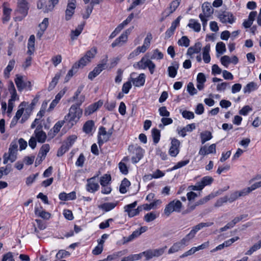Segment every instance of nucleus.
Instances as JSON below:
<instances>
[{
	"label": "nucleus",
	"instance_id": "1",
	"mask_svg": "<svg viewBox=\"0 0 261 261\" xmlns=\"http://www.w3.org/2000/svg\"><path fill=\"white\" fill-rule=\"evenodd\" d=\"M85 100V96L81 95L77 100V102L71 106L69 110V113L64 117V120L71 124L72 126L75 124L82 115L83 111L80 108V106Z\"/></svg>",
	"mask_w": 261,
	"mask_h": 261
},
{
	"label": "nucleus",
	"instance_id": "2",
	"mask_svg": "<svg viewBox=\"0 0 261 261\" xmlns=\"http://www.w3.org/2000/svg\"><path fill=\"white\" fill-rule=\"evenodd\" d=\"M195 231L193 229L183 238L180 241L174 243L173 246L168 250V253L171 254L177 252L178 250L184 248L185 246L188 245L189 240L194 237Z\"/></svg>",
	"mask_w": 261,
	"mask_h": 261
},
{
	"label": "nucleus",
	"instance_id": "3",
	"mask_svg": "<svg viewBox=\"0 0 261 261\" xmlns=\"http://www.w3.org/2000/svg\"><path fill=\"white\" fill-rule=\"evenodd\" d=\"M18 145L16 141H13L11 142L8 153H5L4 154V164H6L8 161L11 162H14L17 158V152Z\"/></svg>",
	"mask_w": 261,
	"mask_h": 261
},
{
	"label": "nucleus",
	"instance_id": "4",
	"mask_svg": "<svg viewBox=\"0 0 261 261\" xmlns=\"http://www.w3.org/2000/svg\"><path fill=\"white\" fill-rule=\"evenodd\" d=\"M152 39V35L150 33H148L146 37L145 38L143 45L141 46H138L134 51L131 53L129 55V59L133 58L139 55L141 53H144L150 46V41Z\"/></svg>",
	"mask_w": 261,
	"mask_h": 261
},
{
	"label": "nucleus",
	"instance_id": "5",
	"mask_svg": "<svg viewBox=\"0 0 261 261\" xmlns=\"http://www.w3.org/2000/svg\"><path fill=\"white\" fill-rule=\"evenodd\" d=\"M97 53V49L95 47H93L90 50L88 51L84 57H82L78 62L75 63L74 64H76L77 68H83L88 63L91 62V60L93 58Z\"/></svg>",
	"mask_w": 261,
	"mask_h": 261
},
{
	"label": "nucleus",
	"instance_id": "6",
	"mask_svg": "<svg viewBox=\"0 0 261 261\" xmlns=\"http://www.w3.org/2000/svg\"><path fill=\"white\" fill-rule=\"evenodd\" d=\"M202 10L203 11V14H200L199 15V17L202 22L203 28H204L207 24V18L213 13V9H212L210 3L205 2L202 5Z\"/></svg>",
	"mask_w": 261,
	"mask_h": 261
},
{
	"label": "nucleus",
	"instance_id": "7",
	"mask_svg": "<svg viewBox=\"0 0 261 261\" xmlns=\"http://www.w3.org/2000/svg\"><path fill=\"white\" fill-rule=\"evenodd\" d=\"M14 81L17 89L19 92H21L27 88H28L30 90L31 89L32 85L31 82L25 80L24 76L16 74Z\"/></svg>",
	"mask_w": 261,
	"mask_h": 261
},
{
	"label": "nucleus",
	"instance_id": "8",
	"mask_svg": "<svg viewBox=\"0 0 261 261\" xmlns=\"http://www.w3.org/2000/svg\"><path fill=\"white\" fill-rule=\"evenodd\" d=\"M49 149L50 147L48 144H45L42 146L36 160V166H37V164H40L45 159L46 154L49 151Z\"/></svg>",
	"mask_w": 261,
	"mask_h": 261
},
{
	"label": "nucleus",
	"instance_id": "9",
	"mask_svg": "<svg viewBox=\"0 0 261 261\" xmlns=\"http://www.w3.org/2000/svg\"><path fill=\"white\" fill-rule=\"evenodd\" d=\"M248 194L245 188L242 189L241 191H237L230 194L229 196H225L227 197V201L231 203L239 197H244L247 195Z\"/></svg>",
	"mask_w": 261,
	"mask_h": 261
},
{
	"label": "nucleus",
	"instance_id": "10",
	"mask_svg": "<svg viewBox=\"0 0 261 261\" xmlns=\"http://www.w3.org/2000/svg\"><path fill=\"white\" fill-rule=\"evenodd\" d=\"M182 203L179 200H173L166 207L164 212H179L181 211Z\"/></svg>",
	"mask_w": 261,
	"mask_h": 261
},
{
	"label": "nucleus",
	"instance_id": "11",
	"mask_svg": "<svg viewBox=\"0 0 261 261\" xmlns=\"http://www.w3.org/2000/svg\"><path fill=\"white\" fill-rule=\"evenodd\" d=\"M148 228L147 226L141 227L139 229H137L134 231L132 234L129 236L128 237H124V243L129 242L134 239L140 236L142 233L145 232L147 230Z\"/></svg>",
	"mask_w": 261,
	"mask_h": 261
},
{
	"label": "nucleus",
	"instance_id": "12",
	"mask_svg": "<svg viewBox=\"0 0 261 261\" xmlns=\"http://www.w3.org/2000/svg\"><path fill=\"white\" fill-rule=\"evenodd\" d=\"M218 18L222 23H232L234 21L233 14L227 11H224L219 14Z\"/></svg>",
	"mask_w": 261,
	"mask_h": 261
},
{
	"label": "nucleus",
	"instance_id": "13",
	"mask_svg": "<svg viewBox=\"0 0 261 261\" xmlns=\"http://www.w3.org/2000/svg\"><path fill=\"white\" fill-rule=\"evenodd\" d=\"M180 142L175 138H173L171 141V145L170 147L169 154L173 157L176 156L179 151Z\"/></svg>",
	"mask_w": 261,
	"mask_h": 261
},
{
	"label": "nucleus",
	"instance_id": "14",
	"mask_svg": "<svg viewBox=\"0 0 261 261\" xmlns=\"http://www.w3.org/2000/svg\"><path fill=\"white\" fill-rule=\"evenodd\" d=\"M34 134L35 135V138L38 142L43 143L45 141L47 136L46 133L43 131L42 126L41 125L37 126Z\"/></svg>",
	"mask_w": 261,
	"mask_h": 261
},
{
	"label": "nucleus",
	"instance_id": "15",
	"mask_svg": "<svg viewBox=\"0 0 261 261\" xmlns=\"http://www.w3.org/2000/svg\"><path fill=\"white\" fill-rule=\"evenodd\" d=\"M29 8V3L27 0H19L18 1L17 11L24 17L27 15Z\"/></svg>",
	"mask_w": 261,
	"mask_h": 261
},
{
	"label": "nucleus",
	"instance_id": "16",
	"mask_svg": "<svg viewBox=\"0 0 261 261\" xmlns=\"http://www.w3.org/2000/svg\"><path fill=\"white\" fill-rule=\"evenodd\" d=\"M214 181V178L209 176H206L197 182V191L202 190L205 186H209Z\"/></svg>",
	"mask_w": 261,
	"mask_h": 261
},
{
	"label": "nucleus",
	"instance_id": "17",
	"mask_svg": "<svg viewBox=\"0 0 261 261\" xmlns=\"http://www.w3.org/2000/svg\"><path fill=\"white\" fill-rule=\"evenodd\" d=\"M161 203V201L160 200H156L153 201L150 204H144L142 205L138 206L135 212H140L144 211H149L151 209H154L156 208L158 205L160 204Z\"/></svg>",
	"mask_w": 261,
	"mask_h": 261
},
{
	"label": "nucleus",
	"instance_id": "18",
	"mask_svg": "<svg viewBox=\"0 0 261 261\" xmlns=\"http://www.w3.org/2000/svg\"><path fill=\"white\" fill-rule=\"evenodd\" d=\"M187 205L190 211H193L196 206V193L193 191L188 192L187 194Z\"/></svg>",
	"mask_w": 261,
	"mask_h": 261
},
{
	"label": "nucleus",
	"instance_id": "19",
	"mask_svg": "<svg viewBox=\"0 0 261 261\" xmlns=\"http://www.w3.org/2000/svg\"><path fill=\"white\" fill-rule=\"evenodd\" d=\"M133 148V152L135 155L132 157V161L133 163H138L142 158L143 155V151L142 149L139 146H133L132 147Z\"/></svg>",
	"mask_w": 261,
	"mask_h": 261
},
{
	"label": "nucleus",
	"instance_id": "20",
	"mask_svg": "<svg viewBox=\"0 0 261 261\" xmlns=\"http://www.w3.org/2000/svg\"><path fill=\"white\" fill-rule=\"evenodd\" d=\"M216 144H212L208 147L206 145H204L200 148L199 154L203 156L210 153L215 154L216 152Z\"/></svg>",
	"mask_w": 261,
	"mask_h": 261
},
{
	"label": "nucleus",
	"instance_id": "21",
	"mask_svg": "<svg viewBox=\"0 0 261 261\" xmlns=\"http://www.w3.org/2000/svg\"><path fill=\"white\" fill-rule=\"evenodd\" d=\"M103 105V102L101 100L95 102L94 103L89 106L85 110V115H90L96 111L99 108L101 107Z\"/></svg>",
	"mask_w": 261,
	"mask_h": 261
},
{
	"label": "nucleus",
	"instance_id": "22",
	"mask_svg": "<svg viewBox=\"0 0 261 261\" xmlns=\"http://www.w3.org/2000/svg\"><path fill=\"white\" fill-rule=\"evenodd\" d=\"M95 180L96 177H93L88 179L87 190L89 192H94L98 189L99 186L98 182L95 181Z\"/></svg>",
	"mask_w": 261,
	"mask_h": 261
},
{
	"label": "nucleus",
	"instance_id": "23",
	"mask_svg": "<svg viewBox=\"0 0 261 261\" xmlns=\"http://www.w3.org/2000/svg\"><path fill=\"white\" fill-rule=\"evenodd\" d=\"M75 9V5L74 3H69L65 11V19L66 20H70L74 13Z\"/></svg>",
	"mask_w": 261,
	"mask_h": 261
},
{
	"label": "nucleus",
	"instance_id": "24",
	"mask_svg": "<svg viewBox=\"0 0 261 261\" xmlns=\"http://www.w3.org/2000/svg\"><path fill=\"white\" fill-rule=\"evenodd\" d=\"M131 82L136 87H140L144 85L145 81V75L144 73L139 74L138 77H130Z\"/></svg>",
	"mask_w": 261,
	"mask_h": 261
},
{
	"label": "nucleus",
	"instance_id": "25",
	"mask_svg": "<svg viewBox=\"0 0 261 261\" xmlns=\"http://www.w3.org/2000/svg\"><path fill=\"white\" fill-rule=\"evenodd\" d=\"M35 37L34 35L30 36L28 43L27 54L30 56L33 55L35 51Z\"/></svg>",
	"mask_w": 261,
	"mask_h": 261
},
{
	"label": "nucleus",
	"instance_id": "26",
	"mask_svg": "<svg viewBox=\"0 0 261 261\" xmlns=\"http://www.w3.org/2000/svg\"><path fill=\"white\" fill-rule=\"evenodd\" d=\"M63 73H64V72L60 70L56 74L55 77L52 79V81L49 84L48 87V91H51L54 89Z\"/></svg>",
	"mask_w": 261,
	"mask_h": 261
},
{
	"label": "nucleus",
	"instance_id": "27",
	"mask_svg": "<svg viewBox=\"0 0 261 261\" xmlns=\"http://www.w3.org/2000/svg\"><path fill=\"white\" fill-rule=\"evenodd\" d=\"M206 82V77L203 73H199L197 75V88L199 90H201L204 88V83Z\"/></svg>",
	"mask_w": 261,
	"mask_h": 261
},
{
	"label": "nucleus",
	"instance_id": "28",
	"mask_svg": "<svg viewBox=\"0 0 261 261\" xmlns=\"http://www.w3.org/2000/svg\"><path fill=\"white\" fill-rule=\"evenodd\" d=\"M59 197L60 200L63 201L71 200L76 198V194L75 192H72L68 194L63 192L59 194Z\"/></svg>",
	"mask_w": 261,
	"mask_h": 261
},
{
	"label": "nucleus",
	"instance_id": "29",
	"mask_svg": "<svg viewBox=\"0 0 261 261\" xmlns=\"http://www.w3.org/2000/svg\"><path fill=\"white\" fill-rule=\"evenodd\" d=\"M210 44H207L205 47L202 49V57L204 62L205 63H208L211 61V57L210 55Z\"/></svg>",
	"mask_w": 261,
	"mask_h": 261
},
{
	"label": "nucleus",
	"instance_id": "30",
	"mask_svg": "<svg viewBox=\"0 0 261 261\" xmlns=\"http://www.w3.org/2000/svg\"><path fill=\"white\" fill-rule=\"evenodd\" d=\"M127 38L126 35H123L122 34L117 38L111 44L112 47H115L117 46H121L124 43L126 42Z\"/></svg>",
	"mask_w": 261,
	"mask_h": 261
},
{
	"label": "nucleus",
	"instance_id": "31",
	"mask_svg": "<svg viewBox=\"0 0 261 261\" xmlns=\"http://www.w3.org/2000/svg\"><path fill=\"white\" fill-rule=\"evenodd\" d=\"M148 60H150L148 59L146 56H145L143 57L136 64H134V67L135 68L144 69L146 68L148 65Z\"/></svg>",
	"mask_w": 261,
	"mask_h": 261
},
{
	"label": "nucleus",
	"instance_id": "32",
	"mask_svg": "<svg viewBox=\"0 0 261 261\" xmlns=\"http://www.w3.org/2000/svg\"><path fill=\"white\" fill-rule=\"evenodd\" d=\"M84 24L85 23H83V24L79 25L75 30L71 31L70 36L72 40L75 39L76 38L80 35L83 30Z\"/></svg>",
	"mask_w": 261,
	"mask_h": 261
},
{
	"label": "nucleus",
	"instance_id": "33",
	"mask_svg": "<svg viewBox=\"0 0 261 261\" xmlns=\"http://www.w3.org/2000/svg\"><path fill=\"white\" fill-rule=\"evenodd\" d=\"M200 137L202 144L212 138V133L208 130L204 131L200 133Z\"/></svg>",
	"mask_w": 261,
	"mask_h": 261
},
{
	"label": "nucleus",
	"instance_id": "34",
	"mask_svg": "<svg viewBox=\"0 0 261 261\" xmlns=\"http://www.w3.org/2000/svg\"><path fill=\"white\" fill-rule=\"evenodd\" d=\"M117 202H107L99 206L102 210L108 212L113 209L117 205Z\"/></svg>",
	"mask_w": 261,
	"mask_h": 261
},
{
	"label": "nucleus",
	"instance_id": "35",
	"mask_svg": "<svg viewBox=\"0 0 261 261\" xmlns=\"http://www.w3.org/2000/svg\"><path fill=\"white\" fill-rule=\"evenodd\" d=\"M94 123L92 120H88L84 124L83 126V131L86 134L90 133L94 126Z\"/></svg>",
	"mask_w": 261,
	"mask_h": 261
},
{
	"label": "nucleus",
	"instance_id": "36",
	"mask_svg": "<svg viewBox=\"0 0 261 261\" xmlns=\"http://www.w3.org/2000/svg\"><path fill=\"white\" fill-rule=\"evenodd\" d=\"M98 245L92 251V253L94 255H99L103 250V244L104 243V241L99 240H98Z\"/></svg>",
	"mask_w": 261,
	"mask_h": 261
},
{
	"label": "nucleus",
	"instance_id": "37",
	"mask_svg": "<svg viewBox=\"0 0 261 261\" xmlns=\"http://www.w3.org/2000/svg\"><path fill=\"white\" fill-rule=\"evenodd\" d=\"M113 132V126H112L107 132L108 134V137H104L103 138H101V137H98V143L99 146L102 145L104 142H107L109 140L110 138L111 137Z\"/></svg>",
	"mask_w": 261,
	"mask_h": 261
},
{
	"label": "nucleus",
	"instance_id": "38",
	"mask_svg": "<svg viewBox=\"0 0 261 261\" xmlns=\"http://www.w3.org/2000/svg\"><path fill=\"white\" fill-rule=\"evenodd\" d=\"M77 65L76 64H73V65L72 67V68L69 70L68 73L67 74L65 79V82H67L70 79L73 75L74 73H75L78 70L77 68Z\"/></svg>",
	"mask_w": 261,
	"mask_h": 261
},
{
	"label": "nucleus",
	"instance_id": "39",
	"mask_svg": "<svg viewBox=\"0 0 261 261\" xmlns=\"http://www.w3.org/2000/svg\"><path fill=\"white\" fill-rule=\"evenodd\" d=\"M257 88V84L254 82H250L247 84V85L244 88V92L245 93H250L251 91H253L256 89Z\"/></svg>",
	"mask_w": 261,
	"mask_h": 261
},
{
	"label": "nucleus",
	"instance_id": "40",
	"mask_svg": "<svg viewBox=\"0 0 261 261\" xmlns=\"http://www.w3.org/2000/svg\"><path fill=\"white\" fill-rule=\"evenodd\" d=\"M12 10L5 7L4 5L3 21L4 23L8 21L10 18V14Z\"/></svg>",
	"mask_w": 261,
	"mask_h": 261
},
{
	"label": "nucleus",
	"instance_id": "41",
	"mask_svg": "<svg viewBox=\"0 0 261 261\" xmlns=\"http://www.w3.org/2000/svg\"><path fill=\"white\" fill-rule=\"evenodd\" d=\"M108 57H106V59H103L102 61V63L98 64L96 67L93 69L94 71L97 73V74H99L105 68L107 62L108 61Z\"/></svg>",
	"mask_w": 261,
	"mask_h": 261
},
{
	"label": "nucleus",
	"instance_id": "42",
	"mask_svg": "<svg viewBox=\"0 0 261 261\" xmlns=\"http://www.w3.org/2000/svg\"><path fill=\"white\" fill-rule=\"evenodd\" d=\"M15 61L14 60H10L8 63V66L4 71V74L5 77L8 78L9 77L10 72L14 68L15 65Z\"/></svg>",
	"mask_w": 261,
	"mask_h": 261
},
{
	"label": "nucleus",
	"instance_id": "43",
	"mask_svg": "<svg viewBox=\"0 0 261 261\" xmlns=\"http://www.w3.org/2000/svg\"><path fill=\"white\" fill-rule=\"evenodd\" d=\"M130 185V182L126 178H124L121 182L120 186L119 191L120 192L123 194L127 192L126 187H128Z\"/></svg>",
	"mask_w": 261,
	"mask_h": 261
},
{
	"label": "nucleus",
	"instance_id": "44",
	"mask_svg": "<svg viewBox=\"0 0 261 261\" xmlns=\"http://www.w3.org/2000/svg\"><path fill=\"white\" fill-rule=\"evenodd\" d=\"M178 68V65L175 64L173 66H169L168 68L169 76L171 77H174L177 74V70Z\"/></svg>",
	"mask_w": 261,
	"mask_h": 261
},
{
	"label": "nucleus",
	"instance_id": "45",
	"mask_svg": "<svg viewBox=\"0 0 261 261\" xmlns=\"http://www.w3.org/2000/svg\"><path fill=\"white\" fill-rule=\"evenodd\" d=\"M261 247V240L257 243L254 244L245 253L246 255H251L254 252L259 249Z\"/></svg>",
	"mask_w": 261,
	"mask_h": 261
},
{
	"label": "nucleus",
	"instance_id": "46",
	"mask_svg": "<svg viewBox=\"0 0 261 261\" xmlns=\"http://www.w3.org/2000/svg\"><path fill=\"white\" fill-rule=\"evenodd\" d=\"M151 134L153 140V142L155 144L158 143L160 139V131L157 128H153Z\"/></svg>",
	"mask_w": 261,
	"mask_h": 261
},
{
	"label": "nucleus",
	"instance_id": "47",
	"mask_svg": "<svg viewBox=\"0 0 261 261\" xmlns=\"http://www.w3.org/2000/svg\"><path fill=\"white\" fill-rule=\"evenodd\" d=\"M111 180V177L110 175L105 174L100 177V184L102 187L107 186Z\"/></svg>",
	"mask_w": 261,
	"mask_h": 261
},
{
	"label": "nucleus",
	"instance_id": "48",
	"mask_svg": "<svg viewBox=\"0 0 261 261\" xmlns=\"http://www.w3.org/2000/svg\"><path fill=\"white\" fill-rule=\"evenodd\" d=\"M177 43L180 46H183L187 47L190 45V40L187 36H184L178 40Z\"/></svg>",
	"mask_w": 261,
	"mask_h": 261
},
{
	"label": "nucleus",
	"instance_id": "49",
	"mask_svg": "<svg viewBox=\"0 0 261 261\" xmlns=\"http://www.w3.org/2000/svg\"><path fill=\"white\" fill-rule=\"evenodd\" d=\"M181 0H175L171 2L169 7V14L172 13L178 7Z\"/></svg>",
	"mask_w": 261,
	"mask_h": 261
},
{
	"label": "nucleus",
	"instance_id": "50",
	"mask_svg": "<svg viewBox=\"0 0 261 261\" xmlns=\"http://www.w3.org/2000/svg\"><path fill=\"white\" fill-rule=\"evenodd\" d=\"M158 217L156 213H147L144 216V220L147 222H150L155 220Z\"/></svg>",
	"mask_w": 261,
	"mask_h": 261
},
{
	"label": "nucleus",
	"instance_id": "51",
	"mask_svg": "<svg viewBox=\"0 0 261 261\" xmlns=\"http://www.w3.org/2000/svg\"><path fill=\"white\" fill-rule=\"evenodd\" d=\"M182 117L187 119H193L195 117L194 114L192 112L188 111L187 110H180Z\"/></svg>",
	"mask_w": 261,
	"mask_h": 261
},
{
	"label": "nucleus",
	"instance_id": "52",
	"mask_svg": "<svg viewBox=\"0 0 261 261\" xmlns=\"http://www.w3.org/2000/svg\"><path fill=\"white\" fill-rule=\"evenodd\" d=\"M216 48L217 52L220 54H223L226 50L225 45L222 42L217 43Z\"/></svg>",
	"mask_w": 261,
	"mask_h": 261
},
{
	"label": "nucleus",
	"instance_id": "53",
	"mask_svg": "<svg viewBox=\"0 0 261 261\" xmlns=\"http://www.w3.org/2000/svg\"><path fill=\"white\" fill-rule=\"evenodd\" d=\"M69 149V146H67L64 143L61 146V147L59 149L57 152V156H62Z\"/></svg>",
	"mask_w": 261,
	"mask_h": 261
},
{
	"label": "nucleus",
	"instance_id": "54",
	"mask_svg": "<svg viewBox=\"0 0 261 261\" xmlns=\"http://www.w3.org/2000/svg\"><path fill=\"white\" fill-rule=\"evenodd\" d=\"M59 0H50L47 2V7L45 9V11H52L55 5L58 4Z\"/></svg>",
	"mask_w": 261,
	"mask_h": 261
},
{
	"label": "nucleus",
	"instance_id": "55",
	"mask_svg": "<svg viewBox=\"0 0 261 261\" xmlns=\"http://www.w3.org/2000/svg\"><path fill=\"white\" fill-rule=\"evenodd\" d=\"M47 7V3H46V0H39L37 3V8L39 9H42L43 12L45 13H47L49 11H45V9Z\"/></svg>",
	"mask_w": 261,
	"mask_h": 261
},
{
	"label": "nucleus",
	"instance_id": "56",
	"mask_svg": "<svg viewBox=\"0 0 261 261\" xmlns=\"http://www.w3.org/2000/svg\"><path fill=\"white\" fill-rule=\"evenodd\" d=\"M141 258L140 254H132L127 257H123V261H134L137 260Z\"/></svg>",
	"mask_w": 261,
	"mask_h": 261
},
{
	"label": "nucleus",
	"instance_id": "57",
	"mask_svg": "<svg viewBox=\"0 0 261 261\" xmlns=\"http://www.w3.org/2000/svg\"><path fill=\"white\" fill-rule=\"evenodd\" d=\"M166 248L167 247L165 246L164 248L152 250L153 257H159L162 255L164 253Z\"/></svg>",
	"mask_w": 261,
	"mask_h": 261
},
{
	"label": "nucleus",
	"instance_id": "58",
	"mask_svg": "<svg viewBox=\"0 0 261 261\" xmlns=\"http://www.w3.org/2000/svg\"><path fill=\"white\" fill-rule=\"evenodd\" d=\"M221 62L225 67H227L228 65L231 63V58L228 56H224L221 58Z\"/></svg>",
	"mask_w": 261,
	"mask_h": 261
},
{
	"label": "nucleus",
	"instance_id": "59",
	"mask_svg": "<svg viewBox=\"0 0 261 261\" xmlns=\"http://www.w3.org/2000/svg\"><path fill=\"white\" fill-rule=\"evenodd\" d=\"M76 139L77 137L75 135L70 136L67 139L66 141L64 143L69 146L70 148L74 144Z\"/></svg>",
	"mask_w": 261,
	"mask_h": 261
},
{
	"label": "nucleus",
	"instance_id": "60",
	"mask_svg": "<svg viewBox=\"0 0 261 261\" xmlns=\"http://www.w3.org/2000/svg\"><path fill=\"white\" fill-rule=\"evenodd\" d=\"M139 254L141 255V257L143 255H144L146 257V260H148L153 257V253L151 249L146 250L141 253H139Z\"/></svg>",
	"mask_w": 261,
	"mask_h": 261
},
{
	"label": "nucleus",
	"instance_id": "61",
	"mask_svg": "<svg viewBox=\"0 0 261 261\" xmlns=\"http://www.w3.org/2000/svg\"><path fill=\"white\" fill-rule=\"evenodd\" d=\"M261 187V181L254 183L251 187L245 188L248 194H249L251 191Z\"/></svg>",
	"mask_w": 261,
	"mask_h": 261
},
{
	"label": "nucleus",
	"instance_id": "62",
	"mask_svg": "<svg viewBox=\"0 0 261 261\" xmlns=\"http://www.w3.org/2000/svg\"><path fill=\"white\" fill-rule=\"evenodd\" d=\"M163 58V54L158 49L154 50L153 55L151 57V59H156L158 60H161Z\"/></svg>",
	"mask_w": 261,
	"mask_h": 261
},
{
	"label": "nucleus",
	"instance_id": "63",
	"mask_svg": "<svg viewBox=\"0 0 261 261\" xmlns=\"http://www.w3.org/2000/svg\"><path fill=\"white\" fill-rule=\"evenodd\" d=\"M70 255V253L65 250H61L59 251V252L56 254V258L57 259H61L62 258H64L66 257V256H69Z\"/></svg>",
	"mask_w": 261,
	"mask_h": 261
},
{
	"label": "nucleus",
	"instance_id": "64",
	"mask_svg": "<svg viewBox=\"0 0 261 261\" xmlns=\"http://www.w3.org/2000/svg\"><path fill=\"white\" fill-rule=\"evenodd\" d=\"M131 87H132L131 81L126 82L123 84L122 88V91L124 93L127 94L128 93Z\"/></svg>",
	"mask_w": 261,
	"mask_h": 261
}]
</instances>
